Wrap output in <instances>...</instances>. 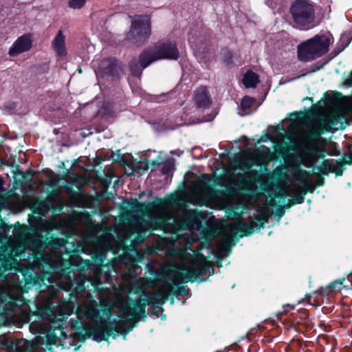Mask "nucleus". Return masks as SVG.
<instances>
[{"instance_id":"17","label":"nucleus","mask_w":352,"mask_h":352,"mask_svg":"<svg viewBox=\"0 0 352 352\" xmlns=\"http://www.w3.org/2000/svg\"><path fill=\"white\" fill-rule=\"evenodd\" d=\"M195 102L198 109H206L210 105L212 100L209 91L206 86H201L195 91Z\"/></svg>"},{"instance_id":"56","label":"nucleus","mask_w":352,"mask_h":352,"mask_svg":"<svg viewBox=\"0 0 352 352\" xmlns=\"http://www.w3.org/2000/svg\"><path fill=\"white\" fill-rule=\"evenodd\" d=\"M152 166H160L161 164V162H158L157 160H153L150 163Z\"/></svg>"},{"instance_id":"21","label":"nucleus","mask_w":352,"mask_h":352,"mask_svg":"<svg viewBox=\"0 0 352 352\" xmlns=\"http://www.w3.org/2000/svg\"><path fill=\"white\" fill-rule=\"evenodd\" d=\"M74 186H75L78 190H80L82 187L81 179L78 175H75L71 179V182L69 184H66L64 186V189L67 194L72 197H76L77 196L78 192L74 190Z\"/></svg>"},{"instance_id":"57","label":"nucleus","mask_w":352,"mask_h":352,"mask_svg":"<svg viewBox=\"0 0 352 352\" xmlns=\"http://www.w3.org/2000/svg\"><path fill=\"white\" fill-rule=\"evenodd\" d=\"M344 315L346 317H352V309L349 312L347 311H344Z\"/></svg>"},{"instance_id":"60","label":"nucleus","mask_w":352,"mask_h":352,"mask_svg":"<svg viewBox=\"0 0 352 352\" xmlns=\"http://www.w3.org/2000/svg\"><path fill=\"white\" fill-rule=\"evenodd\" d=\"M334 94L337 96L338 98H340L342 96V94L340 92L335 91Z\"/></svg>"},{"instance_id":"18","label":"nucleus","mask_w":352,"mask_h":352,"mask_svg":"<svg viewBox=\"0 0 352 352\" xmlns=\"http://www.w3.org/2000/svg\"><path fill=\"white\" fill-rule=\"evenodd\" d=\"M52 45L57 55L61 58L67 56L65 47V38L61 30H59L57 34L52 41Z\"/></svg>"},{"instance_id":"42","label":"nucleus","mask_w":352,"mask_h":352,"mask_svg":"<svg viewBox=\"0 0 352 352\" xmlns=\"http://www.w3.org/2000/svg\"><path fill=\"white\" fill-rule=\"evenodd\" d=\"M342 162L344 164L351 165L352 164V153L349 154H344L343 160H342Z\"/></svg>"},{"instance_id":"62","label":"nucleus","mask_w":352,"mask_h":352,"mask_svg":"<svg viewBox=\"0 0 352 352\" xmlns=\"http://www.w3.org/2000/svg\"><path fill=\"white\" fill-rule=\"evenodd\" d=\"M4 165H6V162H5V160H4L3 159H1V158H0V166H1V167H2V166H4Z\"/></svg>"},{"instance_id":"35","label":"nucleus","mask_w":352,"mask_h":352,"mask_svg":"<svg viewBox=\"0 0 352 352\" xmlns=\"http://www.w3.org/2000/svg\"><path fill=\"white\" fill-rule=\"evenodd\" d=\"M338 165L337 166H335L333 164V167L331 168V173H334L336 174V176H342V174H343V171L344 170V168L343 167V166L344 165V164H342V159H340L338 162Z\"/></svg>"},{"instance_id":"40","label":"nucleus","mask_w":352,"mask_h":352,"mask_svg":"<svg viewBox=\"0 0 352 352\" xmlns=\"http://www.w3.org/2000/svg\"><path fill=\"white\" fill-rule=\"evenodd\" d=\"M116 157L113 159V161L118 163L124 164L125 162V157L120 153V150L116 151Z\"/></svg>"},{"instance_id":"44","label":"nucleus","mask_w":352,"mask_h":352,"mask_svg":"<svg viewBox=\"0 0 352 352\" xmlns=\"http://www.w3.org/2000/svg\"><path fill=\"white\" fill-rule=\"evenodd\" d=\"M324 178L322 175H318L315 183L316 187L322 186L324 184Z\"/></svg>"},{"instance_id":"59","label":"nucleus","mask_w":352,"mask_h":352,"mask_svg":"<svg viewBox=\"0 0 352 352\" xmlns=\"http://www.w3.org/2000/svg\"><path fill=\"white\" fill-rule=\"evenodd\" d=\"M5 226H6L5 222L3 220L0 219V229L4 228Z\"/></svg>"},{"instance_id":"47","label":"nucleus","mask_w":352,"mask_h":352,"mask_svg":"<svg viewBox=\"0 0 352 352\" xmlns=\"http://www.w3.org/2000/svg\"><path fill=\"white\" fill-rule=\"evenodd\" d=\"M190 34V36H189V43L192 45H195V47H197V38L193 36L192 35V32H190L189 33Z\"/></svg>"},{"instance_id":"5","label":"nucleus","mask_w":352,"mask_h":352,"mask_svg":"<svg viewBox=\"0 0 352 352\" xmlns=\"http://www.w3.org/2000/svg\"><path fill=\"white\" fill-rule=\"evenodd\" d=\"M30 227L25 226V229L34 232V234L30 236L34 241H38L40 246L45 251L46 249L55 250L65 245L67 241L63 238L58 237L56 234L51 233L50 229L45 230L43 234L42 228H38L33 226V223H38V220L32 214L28 217Z\"/></svg>"},{"instance_id":"34","label":"nucleus","mask_w":352,"mask_h":352,"mask_svg":"<svg viewBox=\"0 0 352 352\" xmlns=\"http://www.w3.org/2000/svg\"><path fill=\"white\" fill-rule=\"evenodd\" d=\"M86 0H69L68 7L74 10L81 9L85 5Z\"/></svg>"},{"instance_id":"49","label":"nucleus","mask_w":352,"mask_h":352,"mask_svg":"<svg viewBox=\"0 0 352 352\" xmlns=\"http://www.w3.org/2000/svg\"><path fill=\"white\" fill-rule=\"evenodd\" d=\"M4 183H5L4 179L1 176H0V195L2 193H4L6 190L5 189V188L3 187Z\"/></svg>"},{"instance_id":"55","label":"nucleus","mask_w":352,"mask_h":352,"mask_svg":"<svg viewBox=\"0 0 352 352\" xmlns=\"http://www.w3.org/2000/svg\"><path fill=\"white\" fill-rule=\"evenodd\" d=\"M306 301L309 303V304H311V305H314L315 306H316V305H315L314 303H312L311 302V295H306Z\"/></svg>"},{"instance_id":"2","label":"nucleus","mask_w":352,"mask_h":352,"mask_svg":"<svg viewBox=\"0 0 352 352\" xmlns=\"http://www.w3.org/2000/svg\"><path fill=\"white\" fill-rule=\"evenodd\" d=\"M346 122L344 116L339 111L320 116L314 126L308 127L306 138L313 144L322 140L321 135L326 133H334L338 129H344Z\"/></svg>"},{"instance_id":"8","label":"nucleus","mask_w":352,"mask_h":352,"mask_svg":"<svg viewBox=\"0 0 352 352\" xmlns=\"http://www.w3.org/2000/svg\"><path fill=\"white\" fill-rule=\"evenodd\" d=\"M271 217L263 211L253 217H250L249 219L252 221L249 222L241 221L237 224L232 225L230 228V232L232 235L238 234L239 237L242 238L248 236L253 234L255 230H258L263 228L265 224L269 221Z\"/></svg>"},{"instance_id":"28","label":"nucleus","mask_w":352,"mask_h":352,"mask_svg":"<svg viewBox=\"0 0 352 352\" xmlns=\"http://www.w3.org/2000/svg\"><path fill=\"white\" fill-rule=\"evenodd\" d=\"M333 167V163L332 160H324L320 166H316V168H318L322 175H327L331 173V168Z\"/></svg>"},{"instance_id":"41","label":"nucleus","mask_w":352,"mask_h":352,"mask_svg":"<svg viewBox=\"0 0 352 352\" xmlns=\"http://www.w3.org/2000/svg\"><path fill=\"white\" fill-rule=\"evenodd\" d=\"M294 309V305H291L289 304H287V305H283V310L282 312L278 313V317H279V316H281L283 314H286L290 310Z\"/></svg>"},{"instance_id":"31","label":"nucleus","mask_w":352,"mask_h":352,"mask_svg":"<svg viewBox=\"0 0 352 352\" xmlns=\"http://www.w3.org/2000/svg\"><path fill=\"white\" fill-rule=\"evenodd\" d=\"M254 99L248 96H245L242 98L241 106L243 110L249 109L254 104Z\"/></svg>"},{"instance_id":"27","label":"nucleus","mask_w":352,"mask_h":352,"mask_svg":"<svg viewBox=\"0 0 352 352\" xmlns=\"http://www.w3.org/2000/svg\"><path fill=\"white\" fill-rule=\"evenodd\" d=\"M303 342L300 340H292L289 344L285 347V351L287 352L288 350L290 352H300L302 349Z\"/></svg>"},{"instance_id":"4","label":"nucleus","mask_w":352,"mask_h":352,"mask_svg":"<svg viewBox=\"0 0 352 352\" xmlns=\"http://www.w3.org/2000/svg\"><path fill=\"white\" fill-rule=\"evenodd\" d=\"M293 23L300 30L314 26L315 8L309 0H294L289 8Z\"/></svg>"},{"instance_id":"64","label":"nucleus","mask_w":352,"mask_h":352,"mask_svg":"<svg viewBox=\"0 0 352 352\" xmlns=\"http://www.w3.org/2000/svg\"><path fill=\"white\" fill-rule=\"evenodd\" d=\"M340 154V152L338 151H336L335 152L332 153H329L330 155H338Z\"/></svg>"},{"instance_id":"32","label":"nucleus","mask_w":352,"mask_h":352,"mask_svg":"<svg viewBox=\"0 0 352 352\" xmlns=\"http://www.w3.org/2000/svg\"><path fill=\"white\" fill-rule=\"evenodd\" d=\"M47 344L50 346L55 345L59 339L58 336L53 331L48 332L46 335Z\"/></svg>"},{"instance_id":"6","label":"nucleus","mask_w":352,"mask_h":352,"mask_svg":"<svg viewBox=\"0 0 352 352\" xmlns=\"http://www.w3.org/2000/svg\"><path fill=\"white\" fill-rule=\"evenodd\" d=\"M151 34V18L148 14L136 15L132 20L126 39L130 43L141 45L145 43Z\"/></svg>"},{"instance_id":"43","label":"nucleus","mask_w":352,"mask_h":352,"mask_svg":"<svg viewBox=\"0 0 352 352\" xmlns=\"http://www.w3.org/2000/svg\"><path fill=\"white\" fill-rule=\"evenodd\" d=\"M179 201V197L176 195H171L168 199V203L171 205H176Z\"/></svg>"},{"instance_id":"13","label":"nucleus","mask_w":352,"mask_h":352,"mask_svg":"<svg viewBox=\"0 0 352 352\" xmlns=\"http://www.w3.org/2000/svg\"><path fill=\"white\" fill-rule=\"evenodd\" d=\"M124 202L136 214L146 215L151 213L155 206H162L164 201L160 198H155L153 202H139L136 199H124Z\"/></svg>"},{"instance_id":"26","label":"nucleus","mask_w":352,"mask_h":352,"mask_svg":"<svg viewBox=\"0 0 352 352\" xmlns=\"http://www.w3.org/2000/svg\"><path fill=\"white\" fill-rule=\"evenodd\" d=\"M173 285L176 287L175 290L172 289V293L175 296H188L190 293V289L186 288L179 284L174 283ZM167 286L168 287H172L173 285L170 283H167Z\"/></svg>"},{"instance_id":"53","label":"nucleus","mask_w":352,"mask_h":352,"mask_svg":"<svg viewBox=\"0 0 352 352\" xmlns=\"http://www.w3.org/2000/svg\"><path fill=\"white\" fill-rule=\"evenodd\" d=\"M159 311H161V309H159V308H157V305H155L154 306V308H153V311H152V314H153V315H155V316L158 317L159 316Z\"/></svg>"},{"instance_id":"58","label":"nucleus","mask_w":352,"mask_h":352,"mask_svg":"<svg viewBox=\"0 0 352 352\" xmlns=\"http://www.w3.org/2000/svg\"><path fill=\"white\" fill-rule=\"evenodd\" d=\"M6 203V200L3 197H0V206H3Z\"/></svg>"},{"instance_id":"3","label":"nucleus","mask_w":352,"mask_h":352,"mask_svg":"<svg viewBox=\"0 0 352 352\" xmlns=\"http://www.w3.org/2000/svg\"><path fill=\"white\" fill-rule=\"evenodd\" d=\"M331 38L324 34H318L297 46L298 60L310 62L322 57L329 50Z\"/></svg>"},{"instance_id":"36","label":"nucleus","mask_w":352,"mask_h":352,"mask_svg":"<svg viewBox=\"0 0 352 352\" xmlns=\"http://www.w3.org/2000/svg\"><path fill=\"white\" fill-rule=\"evenodd\" d=\"M306 195V192H302L300 190L298 193L296 194L295 196L291 199L295 205L301 204L303 203L305 200V196Z\"/></svg>"},{"instance_id":"37","label":"nucleus","mask_w":352,"mask_h":352,"mask_svg":"<svg viewBox=\"0 0 352 352\" xmlns=\"http://www.w3.org/2000/svg\"><path fill=\"white\" fill-rule=\"evenodd\" d=\"M204 177L207 179L208 182H212L213 185L218 184L221 180H222L223 177L221 175L214 176L211 177V176L208 174H205Z\"/></svg>"},{"instance_id":"19","label":"nucleus","mask_w":352,"mask_h":352,"mask_svg":"<svg viewBox=\"0 0 352 352\" xmlns=\"http://www.w3.org/2000/svg\"><path fill=\"white\" fill-rule=\"evenodd\" d=\"M345 278L337 279L329 283L325 287H320L317 291L314 292L315 294H318L322 296H328L331 293L340 291L341 289L344 287L343 282Z\"/></svg>"},{"instance_id":"30","label":"nucleus","mask_w":352,"mask_h":352,"mask_svg":"<svg viewBox=\"0 0 352 352\" xmlns=\"http://www.w3.org/2000/svg\"><path fill=\"white\" fill-rule=\"evenodd\" d=\"M310 155L315 158L323 159L325 157V150L318 144L311 150Z\"/></svg>"},{"instance_id":"22","label":"nucleus","mask_w":352,"mask_h":352,"mask_svg":"<svg viewBox=\"0 0 352 352\" xmlns=\"http://www.w3.org/2000/svg\"><path fill=\"white\" fill-rule=\"evenodd\" d=\"M16 271L17 272H20L23 275V278L24 279L26 285L30 284L34 285L36 284V278L31 272V269L30 267L23 265H19L16 268Z\"/></svg>"},{"instance_id":"12","label":"nucleus","mask_w":352,"mask_h":352,"mask_svg":"<svg viewBox=\"0 0 352 352\" xmlns=\"http://www.w3.org/2000/svg\"><path fill=\"white\" fill-rule=\"evenodd\" d=\"M287 320V328L288 329H294L296 332L304 333L311 328L309 312L305 309H300L296 313L292 314Z\"/></svg>"},{"instance_id":"50","label":"nucleus","mask_w":352,"mask_h":352,"mask_svg":"<svg viewBox=\"0 0 352 352\" xmlns=\"http://www.w3.org/2000/svg\"><path fill=\"white\" fill-rule=\"evenodd\" d=\"M273 340H274V337H272L270 336H265L264 338L263 339V342L265 343V344H269V343H271L273 342Z\"/></svg>"},{"instance_id":"25","label":"nucleus","mask_w":352,"mask_h":352,"mask_svg":"<svg viewBox=\"0 0 352 352\" xmlns=\"http://www.w3.org/2000/svg\"><path fill=\"white\" fill-rule=\"evenodd\" d=\"M175 160L174 158L170 157L163 162L161 170L162 175H168L170 172H173L175 170Z\"/></svg>"},{"instance_id":"33","label":"nucleus","mask_w":352,"mask_h":352,"mask_svg":"<svg viewBox=\"0 0 352 352\" xmlns=\"http://www.w3.org/2000/svg\"><path fill=\"white\" fill-rule=\"evenodd\" d=\"M233 58L232 52L229 49L223 50V62L228 65L232 63Z\"/></svg>"},{"instance_id":"45","label":"nucleus","mask_w":352,"mask_h":352,"mask_svg":"<svg viewBox=\"0 0 352 352\" xmlns=\"http://www.w3.org/2000/svg\"><path fill=\"white\" fill-rule=\"evenodd\" d=\"M260 177V175L256 170H252L250 174V181H256Z\"/></svg>"},{"instance_id":"29","label":"nucleus","mask_w":352,"mask_h":352,"mask_svg":"<svg viewBox=\"0 0 352 352\" xmlns=\"http://www.w3.org/2000/svg\"><path fill=\"white\" fill-rule=\"evenodd\" d=\"M230 243H232V245H234V241H233L231 239H223L220 250L221 256H226L229 254L230 251L229 245Z\"/></svg>"},{"instance_id":"54","label":"nucleus","mask_w":352,"mask_h":352,"mask_svg":"<svg viewBox=\"0 0 352 352\" xmlns=\"http://www.w3.org/2000/svg\"><path fill=\"white\" fill-rule=\"evenodd\" d=\"M275 196L278 198L285 199L287 197V194H286V192L284 191V194L278 193V194H276Z\"/></svg>"},{"instance_id":"38","label":"nucleus","mask_w":352,"mask_h":352,"mask_svg":"<svg viewBox=\"0 0 352 352\" xmlns=\"http://www.w3.org/2000/svg\"><path fill=\"white\" fill-rule=\"evenodd\" d=\"M35 172L31 168H28L25 172L22 173V178L25 181H31L34 176Z\"/></svg>"},{"instance_id":"1","label":"nucleus","mask_w":352,"mask_h":352,"mask_svg":"<svg viewBox=\"0 0 352 352\" xmlns=\"http://www.w3.org/2000/svg\"><path fill=\"white\" fill-rule=\"evenodd\" d=\"M130 299L128 298L123 300L121 303V312L126 316L124 322L129 324L128 327H126L120 320L115 319L113 321H108L105 319L100 318L86 333L80 335V339L85 340L92 336L94 340L97 342H101L102 341H107L110 336L115 339L120 334H122L125 337L126 335L133 329L140 320L144 318L139 317L138 311L135 309L133 310L132 308L131 309H124L125 303L129 302ZM129 306L132 307L131 305Z\"/></svg>"},{"instance_id":"23","label":"nucleus","mask_w":352,"mask_h":352,"mask_svg":"<svg viewBox=\"0 0 352 352\" xmlns=\"http://www.w3.org/2000/svg\"><path fill=\"white\" fill-rule=\"evenodd\" d=\"M258 76L252 71H248L243 76V83L247 88H255L259 83Z\"/></svg>"},{"instance_id":"48","label":"nucleus","mask_w":352,"mask_h":352,"mask_svg":"<svg viewBox=\"0 0 352 352\" xmlns=\"http://www.w3.org/2000/svg\"><path fill=\"white\" fill-rule=\"evenodd\" d=\"M58 194V190L56 189H52L51 190H47V195L50 198L53 197H56Z\"/></svg>"},{"instance_id":"39","label":"nucleus","mask_w":352,"mask_h":352,"mask_svg":"<svg viewBox=\"0 0 352 352\" xmlns=\"http://www.w3.org/2000/svg\"><path fill=\"white\" fill-rule=\"evenodd\" d=\"M285 209L283 206H278L275 211V215L277 217L278 221H279L285 214Z\"/></svg>"},{"instance_id":"51","label":"nucleus","mask_w":352,"mask_h":352,"mask_svg":"<svg viewBox=\"0 0 352 352\" xmlns=\"http://www.w3.org/2000/svg\"><path fill=\"white\" fill-rule=\"evenodd\" d=\"M294 203L292 201V200L290 199L288 200L287 203L283 206V207H285V209H289L292 206H294Z\"/></svg>"},{"instance_id":"7","label":"nucleus","mask_w":352,"mask_h":352,"mask_svg":"<svg viewBox=\"0 0 352 352\" xmlns=\"http://www.w3.org/2000/svg\"><path fill=\"white\" fill-rule=\"evenodd\" d=\"M172 293V289H161L153 296L148 298H139L138 299H130L129 302L124 305L125 309H131L129 305H131L132 309L138 311L139 317H146V305L154 307L157 305V308L163 311V305L168 300V296Z\"/></svg>"},{"instance_id":"10","label":"nucleus","mask_w":352,"mask_h":352,"mask_svg":"<svg viewBox=\"0 0 352 352\" xmlns=\"http://www.w3.org/2000/svg\"><path fill=\"white\" fill-rule=\"evenodd\" d=\"M122 70V63L117 58L110 57L100 61L96 74L102 78L116 80L120 78Z\"/></svg>"},{"instance_id":"63","label":"nucleus","mask_w":352,"mask_h":352,"mask_svg":"<svg viewBox=\"0 0 352 352\" xmlns=\"http://www.w3.org/2000/svg\"><path fill=\"white\" fill-rule=\"evenodd\" d=\"M247 191L251 192V193H253L255 192V188H247Z\"/></svg>"},{"instance_id":"24","label":"nucleus","mask_w":352,"mask_h":352,"mask_svg":"<svg viewBox=\"0 0 352 352\" xmlns=\"http://www.w3.org/2000/svg\"><path fill=\"white\" fill-rule=\"evenodd\" d=\"M166 226V220L162 217H156L151 219L150 228L151 230H162Z\"/></svg>"},{"instance_id":"61","label":"nucleus","mask_w":352,"mask_h":352,"mask_svg":"<svg viewBox=\"0 0 352 352\" xmlns=\"http://www.w3.org/2000/svg\"><path fill=\"white\" fill-rule=\"evenodd\" d=\"M270 204L272 206H276V201L274 200V199H271L270 201Z\"/></svg>"},{"instance_id":"16","label":"nucleus","mask_w":352,"mask_h":352,"mask_svg":"<svg viewBox=\"0 0 352 352\" xmlns=\"http://www.w3.org/2000/svg\"><path fill=\"white\" fill-rule=\"evenodd\" d=\"M32 46V41L30 34H23L19 36L9 50L10 56H17L23 52L29 51Z\"/></svg>"},{"instance_id":"14","label":"nucleus","mask_w":352,"mask_h":352,"mask_svg":"<svg viewBox=\"0 0 352 352\" xmlns=\"http://www.w3.org/2000/svg\"><path fill=\"white\" fill-rule=\"evenodd\" d=\"M153 62L149 56V50H144L139 55L138 59L132 58L129 63V68L131 75L133 77L140 78L144 69L147 67Z\"/></svg>"},{"instance_id":"46","label":"nucleus","mask_w":352,"mask_h":352,"mask_svg":"<svg viewBox=\"0 0 352 352\" xmlns=\"http://www.w3.org/2000/svg\"><path fill=\"white\" fill-rule=\"evenodd\" d=\"M151 274L154 276L157 279H162V273L158 270H153L151 271Z\"/></svg>"},{"instance_id":"20","label":"nucleus","mask_w":352,"mask_h":352,"mask_svg":"<svg viewBox=\"0 0 352 352\" xmlns=\"http://www.w3.org/2000/svg\"><path fill=\"white\" fill-rule=\"evenodd\" d=\"M311 173L310 171H307L304 169H299L298 170V177L300 179L303 180L302 185V192H306V194L307 192L313 193L316 186L315 184H312L309 180H306L305 179L311 177Z\"/></svg>"},{"instance_id":"15","label":"nucleus","mask_w":352,"mask_h":352,"mask_svg":"<svg viewBox=\"0 0 352 352\" xmlns=\"http://www.w3.org/2000/svg\"><path fill=\"white\" fill-rule=\"evenodd\" d=\"M201 260L198 261L197 264L199 267L196 269L185 268L184 270L185 273H180L179 276L182 278V282L184 283L191 282L193 283L197 280L199 276H204L209 268L208 262L206 261L204 255L200 254Z\"/></svg>"},{"instance_id":"52","label":"nucleus","mask_w":352,"mask_h":352,"mask_svg":"<svg viewBox=\"0 0 352 352\" xmlns=\"http://www.w3.org/2000/svg\"><path fill=\"white\" fill-rule=\"evenodd\" d=\"M102 160H103L100 157L96 156L94 160V164L96 166H98L102 163Z\"/></svg>"},{"instance_id":"11","label":"nucleus","mask_w":352,"mask_h":352,"mask_svg":"<svg viewBox=\"0 0 352 352\" xmlns=\"http://www.w3.org/2000/svg\"><path fill=\"white\" fill-rule=\"evenodd\" d=\"M28 245L31 253L28 256L29 264L32 270H41L49 263V257L38 241H34L30 236L28 237Z\"/></svg>"},{"instance_id":"9","label":"nucleus","mask_w":352,"mask_h":352,"mask_svg":"<svg viewBox=\"0 0 352 352\" xmlns=\"http://www.w3.org/2000/svg\"><path fill=\"white\" fill-rule=\"evenodd\" d=\"M149 50L152 62L159 60H177L179 52L175 42L166 41L157 43L153 50Z\"/></svg>"}]
</instances>
